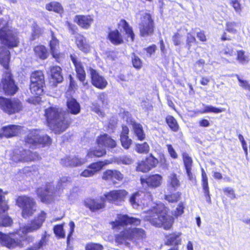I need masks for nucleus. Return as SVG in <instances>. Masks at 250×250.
Listing matches in <instances>:
<instances>
[{
    "label": "nucleus",
    "mask_w": 250,
    "mask_h": 250,
    "mask_svg": "<svg viewBox=\"0 0 250 250\" xmlns=\"http://www.w3.org/2000/svg\"><path fill=\"white\" fill-rule=\"evenodd\" d=\"M152 200V195L149 192L138 191L133 193L129 198V202L133 208H149L143 213L145 220L149 221L156 227L169 229L173 224V218L166 214V208L163 204H155Z\"/></svg>",
    "instance_id": "f257e3e1"
},
{
    "label": "nucleus",
    "mask_w": 250,
    "mask_h": 250,
    "mask_svg": "<svg viewBox=\"0 0 250 250\" xmlns=\"http://www.w3.org/2000/svg\"><path fill=\"white\" fill-rule=\"evenodd\" d=\"M46 218V213L41 211L30 223L20 227L17 233L4 234L0 232V244L9 249L21 247V240L18 239L16 234L23 239L29 233H32L39 229L42 226Z\"/></svg>",
    "instance_id": "f03ea898"
},
{
    "label": "nucleus",
    "mask_w": 250,
    "mask_h": 250,
    "mask_svg": "<svg viewBox=\"0 0 250 250\" xmlns=\"http://www.w3.org/2000/svg\"><path fill=\"white\" fill-rule=\"evenodd\" d=\"M45 116L48 126L56 133H61L68 127L69 122L67 118L69 113L59 108L51 106L46 109Z\"/></svg>",
    "instance_id": "7ed1b4c3"
},
{
    "label": "nucleus",
    "mask_w": 250,
    "mask_h": 250,
    "mask_svg": "<svg viewBox=\"0 0 250 250\" xmlns=\"http://www.w3.org/2000/svg\"><path fill=\"white\" fill-rule=\"evenodd\" d=\"M97 147L91 149L87 153V157H100L106 154L104 147L113 148L116 146V142L109 135L104 134L97 139Z\"/></svg>",
    "instance_id": "20e7f679"
},
{
    "label": "nucleus",
    "mask_w": 250,
    "mask_h": 250,
    "mask_svg": "<svg viewBox=\"0 0 250 250\" xmlns=\"http://www.w3.org/2000/svg\"><path fill=\"white\" fill-rule=\"evenodd\" d=\"M145 230L140 228H130L125 229L115 236V241L118 244H128L127 240H136L145 238Z\"/></svg>",
    "instance_id": "39448f33"
},
{
    "label": "nucleus",
    "mask_w": 250,
    "mask_h": 250,
    "mask_svg": "<svg viewBox=\"0 0 250 250\" xmlns=\"http://www.w3.org/2000/svg\"><path fill=\"white\" fill-rule=\"evenodd\" d=\"M16 204L22 209V216L26 218L32 216L36 210V204L34 199L27 196H20Z\"/></svg>",
    "instance_id": "423d86ee"
},
{
    "label": "nucleus",
    "mask_w": 250,
    "mask_h": 250,
    "mask_svg": "<svg viewBox=\"0 0 250 250\" xmlns=\"http://www.w3.org/2000/svg\"><path fill=\"white\" fill-rule=\"evenodd\" d=\"M10 160L15 163H27L36 160L38 155L36 152L22 148H17L9 154Z\"/></svg>",
    "instance_id": "0eeeda50"
},
{
    "label": "nucleus",
    "mask_w": 250,
    "mask_h": 250,
    "mask_svg": "<svg viewBox=\"0 0 250 250\" xmlns=\"http://www.w3.org/2000/svg\"><path fill=\"white\" fill-rule=\"evenodd\" d=\"M25 141L33 146L38 145H49L51 143V140L48 136L43 135L41 130L38 129L29 131Z\"/></svg>",
    "instance_id": "6e6552de"
},
{
    "label": "nucleus",
    "mask_w": 250,
    "mask_h": 250,
    "mask_svg": "<svg viewBox=\"0 0 250 250\" xmlns=\"http://www.w3.org/2000/svg\"><path fill=\"white\" fill-rule=\"evenodd\" d=\"M0 108L5 113L12 114L22 110V105L20 100L0 97Z\"/></svg>",
    "instance_id": "1a4fd4ad"
},
{
    "label": "nucleus",
    "mask_w": 250,
    "mask_h": 250,
    "mask_svg": "<svg viewBox=\"0 0 250 250\" xmlns=\"http://www.w3.org/2000/svg\"><path fill=\"white\" fill-rule=\"evenodd\" d=\"M140 35L142 37L152 35L154 30V23L150 14L145 13L142 15L139 24Z\"/></svg>",
    "instance_id": "9d476101"
},
{
    "label": "nucleus",
    "mask_w": 250,
    "mask_h": 250,
    "mask_svg": "<svg viewBox=\"0 0 250 250\" xmlns=\"http://www.w3.org/2000/svg\"><path fill=\"white\" fill-rule=\"evenodd\" d=\"M140 222V220L136 218L129 217L127 215L119 214L114 221L110 222V225L112 229L118 230L128 224L138 225Z\"/></svg>",
    "instance_id": "9b49d317"
},
{
    "label": "nucleus",
    "mask_w": 250,
    "mask_h": 250,
    "mask_svg": "<svg viewBox=\"0 0 250 250\" xmlns=\"http://www.w3.org/2000/svg\"><path fill=\"white\" fill-rule=\"evenodd\" d=\"M127 194V192L124 189L113 190L104 193L100 199L118 204L125 200Z\"/></svg>",
    "instance_id": "f8f14e48"
},
{
    "label": "nucleus",
    "mask_w": 250,
    "mask_h": 250,
    "mask_svg": "<svg viewBox=\"0 0 250 250\" xmlns=\"http://www.w3.org/2000/svg\"><path fill=\"white\" fill-rule=\"evenodd\" d=\"M0 88H2L6 95H13L17 91L18 87L15 85L11 74L9 71L4 73L0 83Z\"/></svg>",
    "instance_id": "ddd939ff"
},
{
    "label": "nucleus",
    "mask_w": 250,
    "mask_h": 250,
    "mask_svg": "<svg viewBox=\"0 0 250 250\" xmlns=\"http://www.w3.org/2000/svg\"><path fill=\"white\" fill-rule=\"evenodd\" d=\"M163 177L156 174L148 177L141 178L140 182L143 188L146 189L148 188H155L160 187L162 184Z\"/></svg>",
    "instance_id": "4468645a"
},
{
    "label": "nucleus",
    "mask_w": 250,
    "mask_h": 250,
    "mask_svg": "<svg viewBox=\"0 0 250 250\" xmlns=\"http://www.w3.org/2000/svg\"><path fill=\"white\" fill-rule=\"evenodd\" d=\"M70 57L75 66L78 79L83 85H86L87 84V82H85L86 74L83 63L75 56L71 55Z\"/></svg>",
    "instance_id": "2eb2a0df"
},
{
    "label": "nucleus",
    "mask_w": 250,
    "mask_h": 250,
    "mask_svg": "<svg viewBox=\"0 0 250 250\" xmlns=\"http://www.w3.org/2000/svg\"><path fill=\"white\" fill-rule=\"evenodd\" d=\"M91 76L92 83L93 85L100 89H104L107 85V82L103 77L94 69L90 68L89 69Z\"/></svg>",
    "instance_id": "dca6fc26"
},
{
    "label": "nucleus",
    "mask_w": 250,
    "mask_h": 250,
    "mask_svg": "<svg viewBox=\"0 0 250 250\" xmlns=\"http://www.w3.org/2000/svg\"><path fill=\"white\" fill-rule=\"evenodd\" d=\"M87 161L86 158L82 159L76 157H66L62 159L61 164L65 167H77L85 164Z\"/></svg>",
    "instance_id": "f3484780"
},
{
    "label": "nucleus",
    "mask_w": 250,
    "mask_h": 250,
    "mask_svg": "<svg viewBox=\"0 0 250 250\" xmlns=\"http://www.w3.org/2000/svg\"><path fill=\"white\" fill-rule=\"evenodd\" d=\"M102 179L105 181H110L115 184L114 180L122 181L124 178L123 175L117 170L107 169L103 173Z\"/></svg>",
    "instance_id": "a211bd4d"
},
{
    "label": "nucleus",
    "mask_w": 250,
    "mask_h": 250,
    "mask_svg": "<svg viewBox=\"0 0 250 250\" xmlns=\"http://www.w3.org/2000/svg\"><path fill=\"white\" fill-rule=\"evenodd\" d=\"M74 21L82 28L87 29L91 26L94 20L90 15H76Z\"/></svg>",
    "instance_id": "6ab92c4d"
},
{
    "label": "nucleus",
    "mask_w": 250,
    "mask_h": 250,
    "mask_svg": "<svg viewBox=\"0 0 250 250\" xmlns=\"http://www.w3.org/2000/svg\"><path fill=\"white\" fill-rule=\"evenodd\" d=\"M37 192L43 202H48L50 197L55 192H54V187L50 184H48L46 188H39Z\"/></svg>",
    "instance_id": "aec40b11"
},
{
    "label": "nucleus",
    "mask_w": 250,
    "mask_h": 250,
    "mask_svg": "<svg viewBox=\"0 0 250 250\" xmlns=\"http://www.w3.org/2000/svg\"><path fill=\"white\" fill-rule=\"evenodd\" d=\"M21 126L16 125H9L3 126L1 130L2 133H0V137L4 136L7 138L12 137L17 135L21 130Z\"/></svg>",
    "instance_id": "412c9836"
},
{
    "label": "nucleus",
    "mask_w": 250,
    "mask_h": 250,
    "mask_svg": "<svg viewBox=\"0 0 250 250\" xmlns=\"http://www.w3.org/2000/svg\"><path fill=\"white\" fill-rule=\"evenodd\" d=\"M107 102L105 94L103 93H100L98 96V101L97 104L98 106H94L93 107V110L95 111L98 115L103 117L104 113L102 111L100 107L104 108L107 105Z\"/></svg>",
    "instance_id": "4be33fe9"
},
{
    "label": "nucleus",
    "mask_w": 250,
    "mask_h": 250,
    "mask_svg": "<svg viewBox=\"0 0 250 250\" xmlns=\"http://www.w3.org/2000/svg\"><path fill=\"white\" fill-rule=\"evenodd\" d=\"M118 28L120 29H123L126 36V40L128 42H133L135 35L132 31V28L129 25L128 23L125 20H121L118 23Z\"/></svg>",
    "instance_id": "5701e85b"
},
{
    "label": "nucleus",
    "mask_w": 250,
    "mask_h": 250,
    "mask_svg": "<svg viewBox=\"0 0 250 250\" xmlns=\"http://www.w3.org/2000/svg\"><path fill=\"white\" fill-rule=\"evenodd\" d=\"M183 159L188 179L193 182L195 181V179L191 172L192 166V159L188 156V154L186 153H183Z\"/></svg>",
    "instance_id": "b1692460"
},
{
    "label": "nucleus",
    "mask_w": 250,
    "mask_h": 250,
    "mask_svg": "<svg viewBox=\"0 0 250 250\" xmlns=\"http://www.w3.org/2000/svg\"><path fill=\"white\" fill-rule=\"evenodd\" d=\"M101 202L99 203L94 199H87L84 201V205L91 211H94L104 207V202L105 201H103L101 199Z\"/></svg>",
    "instance_id": "393cba45"
},
{
    "label": "nucleus",
    "mask_w": 250,
    "mask_h": 250,
    "mask_svg": "<svg viewBox=\"0 0 250 250\" xmlns=\"http://www.w3.org/2000/svg\"><path fill=\"white\" fill-rule=\"evenodd\" d=\"M168 187L173 190H176L181 186V183L178 176L175 173H170L167 179Z\"/></svg>",
    "instance_id": "a878e982"
},
{
    "label": "nucleus",
    "mask_w": 250,
    "mask_h": 250,
    "mask_svg": "<svg viewBox=\"0 0 250 250\" xmlns=\"http://www.w3.org/2000/svg\"><path fill=\"white\" fill-rule=\"evenodd\" d=\"M52 39L50 41V48L51 54L54 58L57 59L61 55L59 51V43L58 40L54 36L53 32L51 33Z\"/></svg>",
    "instance_id": "bb28decb"
},
{
    "label": "nucleus",
    "mask_w": 250,
    "mask_h": 250,
    "mask_svg": "<svg viewBox=\"0 0 250 250\" xmlns=\"http://www.w3.org/2000/svg\"><path fill=\"white\" fill-rule=\"evenodd\" d=\"M108 37L111 43L115 45L122 44L124 42L122 36L117 29L110 31Z\"/></svg>",
    "instance_id": "cd10ccee"
},
{
    "label": "nucleus",
    "mask_w": 250,
    "mask_h": 250,
    "mask_svg": "<svg viewBox=\"0 0 250 250\" xmlns=\"http://www.w3.org/2000/svg\"><path fill=\"white\" fill-rule=\"evenodd\" d=\"M181 234V232H177L167 235L166 236V245L177 246L181 244L180 236Z\"/></svg>",
    "instance_id": "c85d7f7f"
},
{
    "label": "nucleus",
    "mask_w": 250,
    "mask_h": 250,
    "mask_svg": "<svg viewBox=\"0 0 250 250\" xmlns=\"http://www.w3.org/2000/svg\"><path fill=\"white\" fill-rule=\"evenodd\" d=\"M50 74L53 83H60L63 80V77L61 74L62 69L58 66H51L50 68Z\"/></svg>",
    "instance_id": "c756f323"
},
{
    "label": "nucleus",
    "mask_w": 250,
    "mask_h": 250,
    "mask_svg": "<svg viewBox=\"0 0 250 250\" xmlns=\"http://www.w3.org/2000/svg\"><path fill=\"white\" fill-rule=\"evenodd\" d=\"M76 43L78 48L83 52H87L89 51L90 46L83 36L77 34L76 36Z\"/></svg>",
    "instance_id": "7c9ffc66"
},
{
    "label": "nucleus",
    "mask_w": 250,
    "mask_h": 250,
    "mask_svg": "<svg viewBox=\"0 0 250 250\" xmlns=\"http://www.w3.org/2000/svg\"><path fill=\"white\" fill-rule=\"evenodd\" d=\"M67 106L68 112L71 114L76 115L80 112V105L77 101L73 98L67 100Z\"/></svg>",
    "instance_id": "2f4dec72"
},
{
    "label": "nucleus",
    "mask_w": 250,
    "mask_h": 250,
    "mask_svg": "<svg viewBox=\"0 0 250 250\" xmlns=\"http://www.w3.org/2000/svg\"><path fill=\"white\" fill-rule=\"evenodd\" d=\"M10 52L6 49L0 47V63L5 69H8Z\"/></svg>",
    "instance_id": "473e14b6"
},
{
    "label": "nucleus",
    "mask_w": 250,
    "mask_h": 250,
    "mask_svg": "<svg viewBox=\"0 0 250 250\" xmlns=\"http://www.w3.org/2000/svg\"><path fill=\"white\" fill-rule=\"evenodd\" d=\"M112 162L113 161L112 160H105L103 161L93 163L88 166V168H91L95 175L97 172L100 171L104 167L111 164Z\"/></svg>",
    "instance_id": "72a5a7b5"
},
{
    "label": "nucleus",
    "mask_w": 250,
    "mask_h": 250,
    "mask_svg": "<svg viewBox=\"0 0 250 250\" xmlns=\"http://www.w3.org/2000/svg\"><path fill=\"white\" fill-rule=\"evenodd\" d=\"M30 81L34 83L44 85V76L42 71H36L33 72L30 77Z\"/></svg>",
    "instance_id": "f704fd0d"
},
{
    "label": "nucleus",
    "mask_w": 250,
    "mask_h": 250,
    "mask_svg": "<svg viewBox=\"0 0 250 250\" xmlns=\"http://www.w3.org/2000/svg\"><path fill=\"white\" fill-rule=\"evenodd\" d=\"M130 122L133 129L134 134L137 137L138 140L140 141L143 140L145 139V134L143 129L142 125L131 120Z\"/></svg>",
    "instance_id": "c9c22d12"
},
{
    "label": "nucleus",
    "mask_w": 250,
    "mask_h": 250,
    "mask_svg": "<svg viewBox=\"0 0 250 250\" xmlns=\"http://www.w3.org/2000/svg\"><path fill=\"white\" fill-rule=\"evenodd\" d=\"M45 8L49 11H54L56 13H61L63 11V8L61 4L56 1H52L45 5Z\"/></svg>",
    "instance_id": "e433bc0d"
},
{
    "label": "nucleus",
    "mask_w": 250,
    "mask_h": 250,
    "mask_svg": "<svg viewBox=\"0 0 250 250\" xmlns=\"http://www.w3.org/2000/svg\"><path fill=\"white\" fill-rule=\"evenodd\" d=\"M35 55L40 59H46L48 57V52L46 48L43 45L36 46L34 49Z\"/></svg>",
    "instance_id": "4c0bfd02"
},
{
    "label": "nucleus",
    "mask_w": 250,
    "mask_h": 250,
    "mask_svg": "<svg viewBox=\"0 0 250 250\" xmlns=\"http://www.w3.org/2000/svg\"><path fill=\"white\" fill-rule=\"evenodd\" d=\"M204 108L203 110H200L198 112L200 113H220L225 111L223 108H217L211 105L203 104Z\"/></svg>",
    "instance_id": "58836bf2"
},
{
    "label": "nucleus",
    "mask_w": 250,
    "mask_h": 250,
    "mask_svg": "<svg viewBox=\"0 0 250 250\" xmlns=\"http://www.w3.org/2000/svg\"><path fill=\"white\" fill-rule=\"evenodd\" d=\"M43 85L38 84L37 83H33L31 82L30 89L31 92L35 96H40L42 94L43 92Z\"/></svg>",
    "instance_id": "ea45409f"
},
{
    "label": "nucleus",
    "mask_w": 250,
    "mask_h": 250,
    "mask_svg": "<svg viewBox=\"0 0 250 250\" xmlns=\"http://www.w3.org/2000/svg\"><path fill=\"white\" fill-rule=\"evenodd\" d=\"M237 59L241 63H247L250 61V55L243 50H239L237 51Z\"/></svg>",
    "instance_id": "a19ab883"
},
{
    "label": "nucleus",
    "mask_w": 250,
    "mask_h": 250,
    "mask_svg": "<svg viewBox=\"0 0 250 250\" xmlns=\"http://www.w3.org/2000/svg\"><path fill=\"white\" fill-rule=\"evenodd\" d=\"M235 76L237 78L239 82V85L242 88L250 92V83L248 81L240 77L237 74H235Z\"/></svg>",
    "instance_id": "79ce46f5"
},
{
    "label": "nucleus",
    "mask_w": 250,
    "mask_h": 250,
    "mask_svg": "<svg viewBox=\"0 0 250 250\" xmlns=\"http://www.w3.org/2000/svg\"><path fill=\"white\" fill-rule=\"evenodd\" d=\"M136 150L139 153H147L149 151V146L147 143L138 144L136 145Z\"/></svg>",
    "instance_id": "37998d69"
},
{
    "label": "nucleus",
    "mask_w": 250,
    "mask_h": 250,
    "mask_svg": "<svg viewBox=\"0 0 250 250\" xmlns=\"http://www.w3.org/2000/svg\"><path fill=\"white\" fill-rule=\"evenodd\" d=\"M166 122L170 128L174 131H177L179 126L176 120L171 116L166 118Z\"/></svg>",
    "instance_id": "c03bdc74"
},
{
    "label": "nucleus",
    "mask_w": 250,
    "mask_h": 250,
    "mask_svg": "<svg viewBox=\"0 0 250 250\" xmlns=\"http://www.w3.org/2000/svg\"><path fill=\"white\" fill-rule=\"evenodd\" d=\"M12 223V220L7 214H5V212H3V214L0 215V224L3 227H8Z\"/></svg>",
    "instance_id": "a18cd8bd"
},
{
    "label": "nucleus",
    "mask_w": 250,
    "mask_h": 250,
    "mask_svg": "<svg viewBox=\"0 0 250 250\" xmlns=\"http://www.w3.org/2000/svg\"><path fill=\"white\" fill-rule=\"evenodd\" d=\"M202 187L204 191L208 195V177L204 169H202Z\"/></svg>",
    "instance_id": "49530a36"
},
{
    "label": "nucleus",
    "mask_w": 250,
    "mask_h": 250,
    "mask_svg": "<svg viewBox=\"0 0 250 250\" xmlns=\"http://www.w3.org/2000/svg\"><path fill=\"white\" fill-rule=\"evenodd\" d=\"M145 160L151 169L156 167L159 163L158 160L155 158L152 154H150Z\"/></svg>",
    "instance_id": "de8ad7c7"
},
{
    "label": "nucleus",
    "mask_w": 250,
    "mask_h": 250,
    "mask_svg": "<svg viewBox=\"0 0 250 250\" xmlns=\"http://www.w3.org/2000/svg\"><path fill=\"white\" fill-rule=\"evenodd\" d=\"M54 232L56 236L59 238H64L65 236L64 231L62 225H58L54 227Z\"/></svg>",
    "instance_id": "09e8293b"
},
{
    "label": "nucleus",
    "mask_w": 250,
    "mask_h": 250,
    "mask_svg": "<svg viewBox=\"0 0 250 250\" xmlns=\"http://www.w3.org/2000/svg\"><path fill=\"white\" fill-rule=\"evenodd\" d=\"M193 33V30L188 33L187 35L186 38V43L188 47V48L189 49L192 45V44L195 43L196 41L195 37L192 35Z\"/></svg>",
    "instance_id": "8fccbe9b"
},
{
    "label": "nucleus",
    "mask_w": 250,
    "mask_h": 250,
    "mask_svg": "<svg viewBox=\"0 0 250 250\" xmlns=\"http://www.w3.org/2000/svg\"><path fill=\"white\" fill-rule=\"evenodd\" d=\"M2 190L0 189V209L3 212L6 211L9 207L7 205V202L5 200L4 197L2 196Z\"/></svg>",
    "instance_id": "3c124183"
},
{
    "label": "nucleus",
    "mask_w": 250,
    "mask_h": 250,
    "mask_svg": "<svg viewBox=\"0 0 250 250\" xmlns=\"http://www.w3.org/2000/svg\"><path fill=\"white\" fill-rule=\"evenodd\" d=\"M238 24V23L234 21L228 22L226 23V30L229 33L236 34L237 30L235 27H237Z\"/></svg>",
    "instance_id": "603ef678"
},
{
    "label": "nucleus",
    "mask_w": 250,
    "mask_h": 250,
    "mask_svg": "<svg viewBox=\"0 0 250 250\" xmlns=\"http://www.w3.org/2000/svg\"><path fill=\"white\" fill-rule=\"evenodd\" d=\"M137 170L143 172H146L151 169L145 161H142L137 167Z\"/></svg>",
    "instance_id": "864d4df0"
},
{
    "label": "nucleus",
    "mask_w": 250,
    "mask_h": 250,
    "mask_svg": "<svg viewBox=\"0 0 250 250\" xmlns=\"http://www.w3.org/2000/svg\"><path fill=\"white\" fill-rule=\"evenodd\" d=\"M70 181V178L66 176L61 177L58 182L57 189L59 190L62 188L65 187Z\"/></svg>",
    "instance_id": "5fc2aeb1"
},
{
    "label": "nucleus",
    "mask_w": 250,
    "mask_h": 250,
    "mask_svg": "<svg viewBox=\"0 0 250 250\" xmlns=\"http://www.w3.org/2000/svg\"><path fill=\"white\" fill-rule=\"evenodd\" d=\"M33 170V167H26L20 170L17 174L18 176H23L30 175Z\"/></svg>",
    "instance_id": "6e6d98bb"
},
{
    "label": "nucleus",
    "mask_w": 250,
    "mask_h": 250,
    "mask_svg": "<svg viewBox=\"0 0 250 250\" xmlns=\"http://www.w3.org/2000/svg\"><path fill=\"white\" fill-rule=\"evenodd\" d=\"M180 197V194L177 192L171 195H167L165 196V199L170 203L176 202L178 200Z\"/></svg>",
    "instance_id": "4d7b16f0"
},
{
    "label": "nucleus",
    "mask_w": 250,
    "mask_h": 250,
    "mask_svg": "<svg viewBox=\"0 0 250 250\" xmlns=\"http://www.w3.org/2000/svg\"><path fill=\"white\" fill-rule=\"evenodd\" d=\"M103 247L98 244L90 243L85 247V250H103Z\"/></svg>",
    "instance_id": "13d9d810"
},
{
    "label": "nucleus",
    "mask_w": 250,
    "mask_h": 250,
    "mask_svg": "<svg viewBox=\"0 0 250 250\" xmlns=\"http://www.w3.org/2000/svg\"><path fill=\"white\" fill-rule=\"evenodd\" d=\"M122 146L125 149H128L131 144V140L128 138V137H123L120 138Z\"/></svg>",
    "instance_id": "bf43d9fd"
},
{
    "label": "nucleus",
    "mask_w": 250,
    "mask_h": 250,
    "mask_svg": "<svg viewBox=\"0 0 250 250\" xmlns=\"http://www.w3.org/2000/svg\"><path fill=\"white\" fill-rule=\"evenodd\" d=\"M230 4L233 7L236 12L240 13L241 11V6L238 0H230Z\"/></svg>",
    "instance_id": "052dcab7"
},
{
    "label": "nucleus",
    "mask_w": 250,
    "mask_h": 250,
    "mask_svg": "<svg viewBox=\"0 0 250 250\" xmlns=\"http://www.w3.org/2000/svg\"><path fill=\"white\" fill-rule=\"evenodd\" d=\"M132 61L133 66L136 68L139 69L142 67V61L138 57L134 56Z\"/></svg>",
    "instance_id": "680f3d73"
},
{
    "label": "nucleus",
    "mask_w": 250,
    "mask_h": 250,
    "mask_svg": "<svg viewBox=\"0 0 250 250\" xmlns=\"http://www.w3.org/2000/svg\"><path fill=\"white\" fill-rule=\"evenodd\" d=\"M172 41L175 45H179L182 42V36L179 33H176L172 37Z\"/></svg>",
    "instance_id": "e2e57ef3"
},
{
    "label": "nucleus",
    "mask_w": 250,
    "mask_h": 250,
    "mask_svg": "<svg viewBox=\"0 0 250 250\" xmlns=\"http://www.w3.org/2000/svg\"><path fill=\"white\" fill-rule=\"evenodd\" d=\"M167 150L170 156L173 159H176L178 157V155L175 150L173 148L171 145H167Z\"/></svg>",
    "instance_id": "0e129e2a"
},
{
    "label": "nucleus",
    "mask_w": 250,
    "mask_h": 250,
    "mask_svg": "<svg viewBox=\"0 0 250 250\" xmlns=\"http://www.w3.org/2000/svg\"><path fill=\"white\" fill-rule=\"evenodd\" d=\"M94 175V172L92 171L91 168H89L88 167L87 169H85L83 172H82L80 174L81 176L83 177H89L93 176Z\"/></svg>",
    "instance_id": "69168bd1"
},
{
    "label": "nucleus",
    "mask_w": 250,
    "mask_h": 250,
    "mask_svg": "<svg viewBox=\"0 0 250 250\" xmlns=\"http://www.w3.org/2000/svg\"><path fill=\"white\" fill-rule=\"evenodd\" d=\"M122 164L125 165H130L133 162V160L128 156H124L120 158Z\"/></svg>",
    "instance_id": "338daca9"
},
{
    "label": "nucleus",
    "mask_w": 250,
    "mask_h": 250,
    "mask_svg": "<svg viewBox=\"0 0 250 250\" xmlns=\"http://www.w3.org/2000/svg\"><path fill=\"white\" fill-rule=\"evenodd\" d=\"M158 161L163 167L167 168L168 164L164 155L163 154L160 156L159 160H158Z\"/></svg>",
    "instance_id": "774afa93"
}]
</instances>
